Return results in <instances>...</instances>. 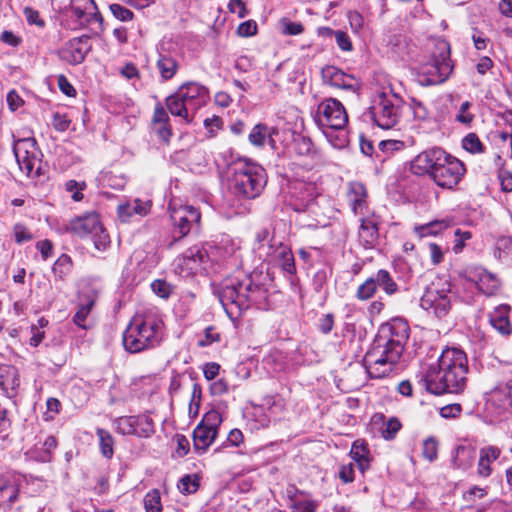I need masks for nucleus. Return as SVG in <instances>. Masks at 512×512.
Returning a JSON list of instances; mask_svg holds the SVG:
<instances>
[{"label": "nucleus", "instance_id": "obj_47", "mask_svg": "<svg viewBox=\"0 0 512 512\" xmlns=\"http://www.w3.org/2000/svg\"><path fill=\"white\" fill-rule=\"evenodd\" d=\"M109 10L117 20L122 22H128L134 18V13L130 9L118 3L110 4Z\"/></svg>", "mask_w": 512, "mask_h": 512}, {"label": "nucleus", "instance_id": "obj_49", "mask_svg": "<svg viewBox=\"0 0 512 512\" xmlns=\"http://www.w3.org/2000/svg\"><path fill=\"white\" fill-rule=\"evenodd\" d=\"M82 2V6L73 5L71 7L72 14L79 20L86 18L87 13H92L96 9L93 0H82ZM85 20L87 21V19Z\"/></svg>", "mask_w": 512, "mask_h": 512}, {"label": "nucleus", "instance_id": "obj_44", "mask_svg": "<svg viewBox=\"0 0 512 512\" xmlns=\"http://www.w3.org/2000/svg\"><path fill=\"white\" fill-rule=\"evenodd\" d=\"M177 487L184 495L193 494L199 488V479L196 475H185L179 480Z\"/></svg>", "mask_w": 512, "mask_h": 512}, {"label": "nucleus", "instance_id": "obj_22", "mask_svg": "<svg viewBox=\"0 0 512 512\" xmlns=\"http://www.w3.org/2000/svg\"><path fill=\"white\" fill-rule=\"evenodd\" d=\"M368 192L365 185L358 181H351L347 186L348 203L354 214H363L367 208Z\"/></svg>", "mask_w": 512, "mask_h": 512}, {"label": "nucleus", "instance_id": "obj_18", "mask_svg": "<svg viewBox=\"0 0 512 512\" xmlns=\"http://www.w3.org/2000/svg\"><path fill=\"white\" fill-rule=\"evenodd\" d=\"M209 260V254L204 247L193 246L187 249L175 260L174 271L181 277L195 274Z\"/></svg>", "mask_w": 512, "mask_h": 512}, {"label": "nucleus", "instance_id": "obj_61", "mask_svg": "<svg viewBox=\"0 0 512 512\" xmlns=\"http://www.w3.org/2000/svg\"><path fill=\"white\" fill-rule=\"evenodd\" d=\"M410 107L415 118L419 120H425L428 117V110L426 109L424 104L419 100L413 98L411 100Z\"/></svg>", "mask_w": 512, "mask_h": 512}, {"label": "nucleus", "instance_id": "obj_25", "mask_svg": "<svg viewBox=\"0 0 512 512\" xmlns=\"http://www.w3.org/2000/svg\"><path fill=\"white\" fill-rule=\"evenodd\" d=\"M371 425L379 430L381 437L385 440H393L402 427L397 417L386 419L382 413H375L372 416Z\"/></svg>", "mask_w": 512, "mask_h": 512}, {"label": "nucleus", "instance_id": "obj_21", "mask_svg": "<svg viewBox=\"0 0 512 512\" xmlns=\"http://www.w3.org/2000/svg\"><path fill=\"white\" fill-rule=\"evenodd\" d=\"M276 135H278L276 127L268 126L265 123H258L251 129L248 140L255 147H263L265 144H268L272 150H277Z\"/></svg>", "mask_w": 512, "mask_h": 512}, {"label": "nucleus", "instance_id": "obj_58", "mask_svg": "<svg viewBox=\"0 0 512 512\" xmlns=\"http://www.w3.org/2000/svg\"><path fill=\"white\" fill-rule=\"evenodd\" d=\"M455 237H456V240H455L453 250L457 254L463 250V248L465 246V241L469 240L472 237V234L469 231H462L460 229H457L455 231Z\"/></svg>", "mask_w": 512, "mask_h": 512}, {"label": "nucleus", "instance_id": "obj_37", "mask_svg": "<svg viewBox=\"0 0 512 512\" xmlns=\"http://www.w3.org/2000/svg\"><path fill=\"white\" fill-rule=\"evenodd\" d=\"M135 436L137 437H150L154 434V422L148 414L135 416Z\"/></svg>", "mask_w": 512, "mask_h": 512}, {"label": "nucleus", "instance_id": "obj_56", "mask_svg": "<svg viewBox=\"0 0 512 512\" xmlns=\"http://www.w3.org/2000/svg\"><path fill=\"white\" fill-rule=\"evenodd\" d=\"M166 123H169L168 113L161 104H157L152 117V126H157L159 124L166 125Z\"/></svg>", "mask_w": 512, "mask_h": 512}, {"label": "nucleus", "instance_id": "obj_8", "mask_svg": "<svg viewBox=\"0 0 512 512\" xmlns=\"http://www.w3.org/2000/svg\"><path fill=\"white\" fill-rule=\"evenodd\" d=\"M408 332L406 322L394 320L381 326L373 345L390 351L392 357H400L409 337Z\"/></svg>", "mask_w": 512, "mask_h": 512}, {"label": "nucleus", "instance_id": "obj_17", "mask_svg": "<svg viewBox=\"0 0 512 512\" xmlns=\"http://www.w3.org/2000/svg\"><path fill=\"white\" fill-rule=\"evenodd\" d=\"M317 122L322 127L341 130L348 122V114L339 100L327 98L318 105Z\"/></svg>", "mask_w": 512, "mask_h": 512}, {"label": "nucleus", "instance_id": "obj_36", "mask_svg": "<svg viewBox=\"0 0 512 512\" xmlns=\"http://www.w3.org/2000/svg\"><path fill=\"white\" fill-rule=\"evenodd\" d=\"M96 435L99 438V448L101 454L107 458L111 459L114 455V439L111 433L105 429L97 428Z\"/></svg>", "mask_w": 512, "mask_h": 512}, {"label": "nucleus", "instance_id": "obj_27", "mask_svg": "<svg viewBox=\"0 0 512 512\" xmlns=\"http://www.w3.org/2000/svg\"><path fill=\"white\" fill-rule=\"evenodd\" d=\"M359 241L365 249L373 248L378 241V223L372 218L361 220L358 232Z\"/></svg>", "mask_w": 512, "mask_h": 512}, {"label": "nucleus", "instance_id": "obj_14", "mask_svg": "<svg viewBox=\"0 0 512 512\" xmlns=\"http://www.w3.org/2000/svg\"><path fill=\"white\" fill-rule=\"evenodd\" d=\"M169 213L175 240H180L188 235L193 226L198 225L201 219L199 210L190 205L170 204Z\"/></svg>", "mask_w": 512, "mask_h": 512}, {"label": "nucleus", "instance_id": "obj_19", "mask_svg": "<svg viewBox=\"0 0 512 512\" xmlns=\"http://www.w3.org/2000/svg\"><path fill=\"white\" fill-rule=\"evenodd\" d=\"M322 78L330 86L341 88L353 93L360 89V82L354 76L344 73L335 66H326L322 69Z\"/></svg>", "mask_w": 512, "mask_h": 512}, {"label": "nucleus", "instance_id": "obj_50", "mask_svg": "<svg viewBox=\"0 0 512 512\" xmlns=\"http://www.w3.org/2000/svg\"><path fill=\"white\" fill-rule=\"evenodd\" d=\"M317 507L316 501L308 499L294 500L291 505L292 512H316Z\"/></svg>", "mask_w": 512, "mask_h": 512}, {"label": "nucleus", "instance_id": "obj_39", "mask_svg": "<svg viewBox=\"0 0 512 512\" xmlns=\"http://www.w3.org/2000/svg\"><path fill=\"white\" fill-rule=\"evenodd\" d=\"M450 225V222L448 220H435L431 221L425 225L416 227V232L420 237H426L431 235H437L441 231L448 228Z\"/></svg>", "mask_w": 512, "mask_h": 512}, {"label": "nucleus", "instance_id": "obj_29", "mask_svg": "<svg viewBox=\"0 0 512 512\" xmlns=\"http://www.w3.org/2000/svg\"><path fill=\"white\" fill-rule=\"evenodd\" d=\"M475 457V449L470 445H458L452 453V466L455 469H469Z\"/></svg>", "mask_w": 512, "mask_h": 512}, {"label": "nucleus", "instance_id": "obj_46", "mask_svg": "<svg viewBox=\"0 0 512 512\" xmlns=\"http://www.w3.org/2000/svg\"><path fill=\"white\" fill-rule=\"evenodd\" d=\"M462 147L472 154L483 152V144L475 133H469L463 138Z\"/></svg>", "mask_w": 512, "mask_h": 512}, {"label": "nucleus", "instance_id": "obj_30", "mask_svg": "<svg viewBox=\"0 0 512 512\" xmlns=\"http://www.w3.org/2000/svg\"><path fill=\"white\" fill-rule=\"evenodd\" d=\"M57 447V440L54 436H47L43 442H39L30 451L31 458L38 462H50L53 457V451Z\"/></svg>", "mask_w": 512, "mask_h": 512}, {"label": "nucleus", "instance_id": "obj_62", "mask_svg": "<svg viewBox=\"0 0 512 512\" xmlns=\"http://www.w3.org/2000/svg\"><path fill=\"white\" fill-rule=\"evenodd\" d=\"M333 326H334V315L332 313L324 314L319 319L318 327H319V330L323 334L330 333L332 331V329H333Z\"/></svg>", "mask_w": 512, "mask_h": 512}, {"label": "nucleus", "instance_id": "obj_51", "mask_svg": "<svg viewBox=\"0 0 512 512\" xmlns=\"http://www.w3.org/2000/svg\"><path fill=\"white\" fill-rule=\"evenodd\" d=\"M331 275L329 268H322L318 270L313 276V286L315 291L320 292L323 286L327 283L328 278Z\"/></svg>", "mask_w": 512, "mask_h": 512}, {"label": "nucleus", "instance_id": "obj_7", "mask_svg": "<svg viewBox=\"0 0 512 512\" xmlns=\"http://www.w3.org/2000/svg\"><path fill=\"white\" fill-rule=\"evenodd\" d=\"M66 230L79 237L90 236L98 251H105L110 245V237L104 230L99 215L95 212L72 219Z\"/></svg>", "mask_w": 512, "mask_h": 512}, {"label": "nucleus", "instance_id": "obj_16", "mask_svg": "<svg viewBox=\"0 0 512 512\" xmlns=\"http://www.w3.org/2000/svg\"><path fill=\"white\" fill-rule=\"evenodd\" d=\"M400 357H392L391 352L375 345L365 354L363 363L370 378L382 379L388 376Z\"/></svg>", "mask_w": 512, "mask_h": 512}, {"label": "nucleus", "instance_id": "obj_54", "mask_svg": "<svg viewBox=\"0 0 512 512\" xmlns=\"http://www.w3.org/2000/svg\"><path fill=\"white\" fill-rule=\"evenodd\" d=\"M471 107V103L469 101H465L461 104L458 114L456 115V120L462 124L469 125L472 123L474 119V115L469 112V108Z\"/></svg>", "mask_w": 512, "mask_h": 512}, {"label": "nucleus", "instance_id": "obj_42", "mask_svg": "<svg viewBox=\"0 0 512 512\" xmlns=\"http://www.w3.org/2000/svg\"><path fill=\"white\" fill-rule=\"evenodd\" d=\"M115 430L122 435H135V416H122L114 421Z\"/></svg>", "mask_w": 512, "mask_h": 512}, {"label": "nucleus", "instance_id": "obj_24", "mask_svg": "<svg viewBox=\"0 0 512 512\" xmlns=\"http://www.w3.org/2000/svg\"><path fill=\"white\" fill-rule=\"evenodd\" d=\"M87 52V41L81 38H74L60 51V57L70 64L77 65L84 61Z\"/></svg>", "mask_w": 512, "mask_h": 512}, {"label": "nucleus", "instance_id": "obj_32", "mask_svg": "<svg viewBox=\"0 0 512 512\" xmlns=\"http://www.w3.org/2000/svg\"><path fill=\"white\" fill-rule=\"evenodd\" d=\"M156 67L163 81L172 79L177 73L180 65L178 60L169 54H160Z\"/></svg>", "mask_w": 512, "mask_h": 512}, {"label": "nucleus", "instance_id": "obj_23", "mask_svg": "<svg viewBox=\"0 0 512 512\" xmlns=\"http://www.w3.org/2000/svg\"><path fill=\"white\" fill-rule=\"evenodd\" d=\"M502 454L501 448L494 445H487L479 450V459L477 464V473L480 477L487 478L492 472V464L497 461Z\"/></svg>", "mask_w": 512, "mask_h": 512}, {"label": "nucleus", "instance_id": "obj_53", "mask_svg": "<svg viewBox=\"0 0 512 512\" xmlns=\"http://www.w3.org/2000/svg\"><path fill=\"white\" fill-rule=\"evenodd\" d=\"M46 412L44 413V419L46 421L54 419L61 410V403L57 398L50 397L46 401Z\"/></svg>", "mask_w": 512, "mask_h": 512}, {"label": "nucleus", "instance_id": "obj_40", "mask_svg": "<svg viewBox=\"0 0 512 512\" xmlns=\"http://www.w3.org/2000/svg\"><path fill=\"white\" fill-rule=\"evenodd\" d=\"M143 505L146 512H162L161 494L158 489L149 491L143 499Z\"/></svg>", "mask_w": 512, "mask_h": 512}, {"label": "nucleus", "instance_id": "obj_9", "mask_svg": "<svg viewBox=\"0 0 512 512\" xmlns=\"http://www.w3.org/2000/svg\"><path fill=\"white\" fill-rule=\"evenodd\" d=\"M465 172L464 164L442 149V155L434 167L431 179L441 188L453 189L459 184Z\"/></svg>", "mask_w": 512, "mask_h": 512}, {"label": "nucleus", "instance_id": "obj_48", "mask_svg": "<svg viewBox=\"0 0 512 512\" xmlns=\"http://www.w3.org/2000/svg\"><path fill=\"white\" fill-rule=\"evenodd\" d=\"M86 188L85 182H77L75 180H69L65 183V189L71 193V198L78 202L83 199L82 191Z\"/></svg>", "mask_w": 512, "mask_h": 512}, {"label": "nucleus", "instance_id": "obj_28", "mask_svg": "<svg viewBox=\"0 0 512 512\" xmlns=\"http://www.w3.org/2000/svg\"><path fill=\"white\" fill-rule=\"evenodd\" d=\"M510 308L507 305L497 307L489 316L491 326L501 335L509 336L512 326L509 320Z\"/></svg>", "mask_w": 512, "mask_h": 512}, {"label": "nucleus", "instance_id": "obj_45", "mask_svg": "<svg viewBox=\"0 0 512 512\" xmlns=\"http://www.w3.org/2000/svg\"><path fill=\"white\" fill-rule=\"evenodd\" d=\"M439 443L434 437H428L423 441L422 455L429 462H433L438 456Z\"/></svg>", "mask_w": 512, "mask_h": 512}, {"label": "nucleus", "instance_id": "obj_59", "mask_svg": "<svg viewBox=\"0 0 512 512\" xmlns=\"http://www.w3.org/2000/svg\"><path fill=\"white\" fill-rule=\"evenodd\" d=\"M257 32V24L252 21L248 20L243 23H241L237 28V33L239 36L242 37H249L255 35Z\"/></svg>", "mask_w": 512, "mask_h": 512}, {"label": "nucleus", "instance_id": "obj_31", "mask_svg": "<svg viewBox=\"0 0 512 512\" xmlns=\"http://www.w3.org/2000/svg\"><path fill=\"white\" fill-rule=\"evenodd\" d=\"M350 456L356 462L359 470L364 473L370 467V451L368 445L363 440L353 442Z\"/></svg>", "mask_w": 512, "mask_h": 512}, {"label": "nucleus", "instance_id": "obj_57", "mask_svg": "<svg viewBox=\"0 0 512 512\" xmlns=\"http://www.w3.org/2000/svg\"><path fill=\"white\" fill-rule=\"evenodd\" d=\"M52 125L55 130L59 132H64L69 128L70 119L66 114H61L56 112L53 114Z\"/></svg>", "mask_w": 512, "mask_h": 512}, {"label": "nucleus", "instance_id": "obj_4", "mask_svg": "<svg viewBox=\"0 0 512 512\" xmlns=\"http://www.w3.org/2000/svg\"><path fill=\"white\" fill-rule=\"evenodd\" d=\"M453 71L450 44L445 39L438 38L433 41L428 59L416 68V77L422 86L439 85L446 82Z\"/></svg>", "mask_w": 512, "mask_h": 512}, {"label": "nucleus", "instance_id": "obj_6", "mask_svg": "<svg viewBox=\"0 0 512 512\" xmlns=\"http://www.w3.org/2000/svg\"><path fill=\"white\" fill-rule=\"evenodd\" d=\"M210 99L207 87L198 82H186L177 91L168 96L165 104L169 112L180 117L185 123L193 121L197 111L204 107Z\"/></svg>", "mask_w": 512, "mask_h": 512}, {"label": "nucleus", "instance_id": "obj_63", "mask_svg": "<svg viewBox=\"0 0 512 512\" xmlns=\"http://www.w3.org/2000/svg\"><path fill=\"white\" fill-rule=\"evenodd\" d=\"M219 249L224 250L223 256H231L239 249V244L229 237H225L222 238Z\"/></svg>", "mask_w": 512, "mask_h": 512}, {"label": "nucleus", "instance_id": "obj_15", "mask_svg": "<svg viewBox=\"0 0 512 512\" xmlns=\"http://www.w3.org/2000/svg\"><path fill=\"white\" fill-rule=\"evenodd\" d=\"M420 305L438 318L445 317L451 308L450 285L444 283L438 287L432 284L421 297Z\"/></svg>", "mask_w": 512, "mask_h": 512}, {"label": "nucleus", "instance_id": "obj_34", "mask_svg": "<svg viewBox=\"0 0 512 512\" xmlns=\"http://www.w3.org/2000/svg\"><path fill=\"white\" fill-rule=\"evenodd\" d=\"M274 257L283 271L288 274H294L296 272L293 253L287 246L280 245L277 247Z\"/></svg>", "mask_w": 512, "mask_h": 512}, {"label": "nucleus", "instance_id": "obj_41", "mask_svg": "<svg viewBox=\"0 0 512 512\" xmlns=\"http://www.w3.org/2000/svg\"><path fill=\"white\" fill-rule=\"evenodd\" d=\"M72 269V261L71 258L62 254L54 263L52 267L53 274L56 278L63 280Z\"/></svg>", "mask_w": 512, "mask_h": 512}, {"label": "nucleus", "instance_id": "obj_10", "mask_svg": "<svg viewBox=\"0 0 512 512\" xmlns=\"http://www.w3.org/2000/svg\"><path fill=\"white\" fill-rule=\"evenodd\" d=\"M13 152L20 169L28 177H38L42 169V153L34 138H22L14 142Z\"/></svg>", "mask_w": 512, "mask_h": 512}, {"label": "nucleus", "instance_id": "obj_26", "mask_svg": "<svg viewBox=\"0 0 512 512\" xmlns=\"http://www.w3.org/2000/svg\"><path fill=\"white\" fill-rule=\"evenodd\" d=\"M150 208V201H142L140 199L126 201L118 205V217L122 222H128L135 215L140 217L146 216Z\"/></svg>", "mask_w": 512, "mask_h": 512}, {"label": "nucleus", "instance_id": "obj_64", "mask_svg": "<svg viewBox=\"0 0 512 512\" xmlns=\"http://www.w3.org/2000/svg\"><path fill=\"white\" fill-rule=\"evenodd\" d=\"M335 39H336V43H337L338 47L342 51H351L352 50V43H351V40H350L349 36L347 35V33L340 31V30L336 31Z\"/></svg>", "mask_w": 512, "mask_h": 512}, {"label": "nucleus", "instance_id": "obj_1", "mask_svg": "<svg viewBox=\"0 0 512 512\" xmlns=\"http://www.w3.org/2000/svg\"><path fill=\"white\" fill-rule=\"evenodd\" d=\"M468 359L458 348H446L436 362L417 375L419 384L429 393H461L467 385Z\"/></svg>", "mask_w": 512, "mask_h": 512}, {"label": "nucleus", "instance_id": "obj_38", "mask_svg": "<svg viewBox=\"0 0 512 512\" xmlns=\"http://www.w3.org/2000/svg\"><path fill=\"white\" fill-rule=\"evenodd\" d=\"M377 287H381L386 294L393 295L398 291V285L395 283L387 270L380 269L374 275Z\"/></svg>", "mask_w": 512, "mask_h": 512}, {"label": "nucleus", "instance_id": "obj_2", "mask_svg": "<svg viewBox=\"0 0 512 512\" xmlns=\"http://www.w3.org/2000/svg\"><path fill=\"white\" fill-rule=\"evenodd\" d=\"M218 297L226 314L233 319L251 306H259L266 297V290L248 276H232L222 282Z\"/></svg>", "mask_w": 512, "mask_h": 512}, {"label": "nucleus", "instance_id": "obj_3", "mask_svg": "<svg viewBox=\"0 0 512 512\" xmlns=\"http://www.w3.org/2000/svg\"><path fill=\"white\" fill-rule=\"evenodd\" d=\"M163 321L153 309L137 312L123 333V345L130 353L153 348L162 341Z\"/></svg>", "mask_w": 512, "mask_h": 512}, {"label": "nucleus", "instance_id": "obj_12", "mask_svg": "<svg viewBox=\"0 0 512 512\" xmlns=\"http://www.w3.org/2000/svg\"><path fill=\"white\" fill-rule=\"evenodd\" d=\"M400 99L395 95H388L384 92L378 95V99L371 107L370 112L374 122L382 129H391L399 121Z\"/></svg>", "mask_w": 512, "mask_h": 512}, {"label": "nucleus", "instance_id": "obj_52", "mask_svg": "<svg viewBox=\"0 0 512 512\" xmlns=\"http://www.w3.org/2000/svg\"><path fill=\"white\" fill-rule=\"evenodd\" d=\"M153 292L161 298H168L172 292V286L165 280H155L151 284Z\"/></svg>", "mask_w": 512, "mask_h": 512}, {"label": "nucleus", "instance_id": "obj_13", "mask_svg": "<svg viewBox=\"0 0 512 512\" xmlns=\"http://www.w3.org/2000/svg\"><path fill=\"white\" fill-rule=\"evenodd\" d=\"M460 275L468 282L475 285L476 289L486 295H497L501 289V281L498 276L481 265H468Z\"/></svg>", "mask_w": 512, "mask_h": 512}, {"label": "nucleus", "instance_id": "obj_33", "mask_svg": "<svg viewBox=\"0 0 512 512\" xmlns=\"http://www.w3.org/2000/svg\"><path fill=\"white\" fill-rule=\"evenodd\" d=\"M19 385L17 370L13 366H0V392L7 393Z\"/></svg>", "mask_w": 512, "mask_h": 512}, {"label": "nucleus", "instance_id": "obj_35", "mask_svg": "<svg viewBox=\"0 0 512 512\" xmlns=\"http://www.w3.org/2000/svg\"><path fill=\"white\" fill-rule=\"evenodd\" d=\"M264 406H266L270 416L274 419H280L287 410V403L280 395L266 397L264 399Z\"/></svg>", "mask_w": 512, "mask_h": 512}, {"label": "nucleus", "instance_id": "obj_55", "mask_svg": "<svg viewBox=\"0 0 512 512\" xmlns=\"http://www.w3.org/2000/svg\"><path fill=\"white\" fill-rule=\"evenodd\" d=\"M314 150L312 141L307 137H300L295 141V151L299 155H310Z\"/></svg>", "mask_w": 512, "mask_h": 512}, {"label": "nucleus", "instance_id": "obj_20", "mask_svg": "<svg viewBox=\"0 0 512 512\" xmlns=\"http://www.w3.org/2000/svg\"><path fill=\"white\" fill-rule=\"evenodd\" d=\"M441 155V148H432L419 153L411 162L410 169L412 173L416 175L428 174L431 177Z\"/></svg>", "mask_w": 512, "mask_h": 512}, {"label": "nucleus", "instance_id": "obj_43", "mask_svg": "<svg viewBox=\"0 0 512 512\" xmlns=\"http://www.w3.org/2000/svg\"><path fill=\"white\" fill-rule=\"evenodd\" d=\"M377 291V284L374 276L365 280L356 291V298L362 301L368 300L374 296Z\"/></svg>", "mask_w": 512, "mask_h": 512}, {"label": "nucleus", "instance_id": "obj_5", "mask_svg": "<svg viewBox=\"0 0 512 512\" xmlns=\"http://www.w3.org/2000/svg\"><path fill=\"white\" fill-rule=\"evenodd\" d=\"M267 183L265 169L249 159H239L233 167L229 178V189L240 199H255Z\"/></svg>", "mask_w": 512, "mask_h": 512}, {"label": "nucleus", "instance_id": "obj_11", "mask_svg": "<svg viewBox=\"0 0 512 512\" xmlns=\"http://www.w3.org/2000/svg\"><path fill=\"white\" fill-rule=\"evenodd\" d=\"M222 418L215 410L208 411L193 431V448L197 455L204 454L215 441Z\"/></svg>", "mask_w": 512, "mask_h": 512}, {"label": "nucleus", "instance_id": "obj_60", "mask_svg": "<svg viewBox=\"0 0 512 512\" xmlns=\"http://www.w3.org/2000/svg\"><path fill=\"white\" fill-rule=\"evenodd\" d=\"M24 16L29 24H34L39 27L44 26V21L40 17V14L37 10L31 7H25L23 10Z\"/></svg>", "mask_w": 512, "mask_h": 512}]
</instances>
